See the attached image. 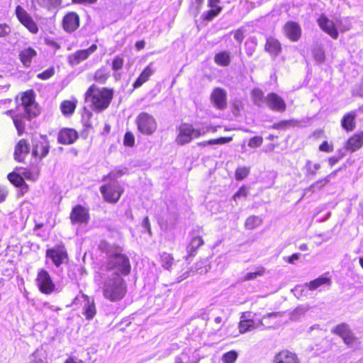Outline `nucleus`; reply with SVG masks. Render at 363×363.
Here are the masks:
<instances>
[{"label":"nucleus","instance_id":"f257e3e1","mask_svg":"<svg viewBox=\"0 0 363 363\" xmlns=\"http://www.w3.org/2000/svg\"><path fill=\"white\" fill-rule=\"evenodd\" d=\"M17 101L16 114L12 116L13 121L19 135L25 130L24 119L30 120L38 113L32 91L25 92Z\"/></svg>","mask_w":363,"mask_h":363},{"label":"nucleus","instance_id":"f03ea898","mask_svg":"<svg viewBox=\"0 0 363 363\" xmlns=\"http://www.w3.org/2000/svg\"><path fill=\"white\" fill-rule=\"evenodd\" d=\"M127 293V284L124 279L118 274H108L103 283V295L112 302L123 299Z\"/></svg>","mask_w":363,"mask_h":363},{"label":"nucleus","instance_id":"7ed1b4c3","mask_svg":"<svg viewBox=\"0 0 363 363\" xmlns=\"http://www.w3.org/2000/svg\"><path fill=\"white\" fill-rule=\"evenodd\" d=\"M113 95L111 89L98 88L92 85L85 94V100L86 103H90V106L94 111L101 112L108 107Z\"/></svg>","mask_w":363,"mask_h":363},{"label":"nucleus","instance_id":"20e7f679","mask_svg":"<svg viewBox=\"0 0 363 363\" xmlns=\"http://www.w3.org/2000/svg\"><path fill=\"white\" fill-rule=\"evenodd\" d=\"M106 269L108 274H118L123 276L128 275L131 269V266L128 257L120 252H111L106 261Z\"/></svg>","mask_w":363,"mask_h":363},{"label":"nucleus","instance_id":"39448f33","mask_svg":"<svg viewBox=\"0 0 363 363\" xmlns=\"http://www.w3.org/2000/svg\"><path fill=\"white\" fill-rule=\"evenodd\" d=\"M138 131L145 135H152L157 128V123L155 117L147 113H140L135 118Z\"/></svg>","mask_w":363,"mask_h":363},{"label":"nucleus","instance_id":"423d86ee","mask_svg":"<svg viewBox=\"0 0 363 363\" xmlns=\"http://www.w3.org/2000/svg\"><path fill=\"white\" fill-rule=\"evenodd\" d=\"M203 130L194 128L193 125L189 123H182L179 128V134L176 142L180 145L190 143L193 138H196L203 135Z\"/></svg>","mask_w":363,"mask_h":363},{"label":"nucleus","instance_id":"0eeeda50","mask_svg":"<svg viewBox=\"0 0 363 363\" xmlns=\"http://www.w3.org/2000/svg\"><path fill=\"white\" fill-rule=\"evenodd\" d=\"M35 281L40 291L44 294L49 295L57 290L50 274L45 269L39 270Z\"/></svg>","mask_w":363,"mask_h":363},{"label":"nucleus","instance_id":"6e6552de","mask_svg":"<svg viewBox=\"0 0 363 363\" xmlns=\"http://www.w3.org/2000/svg\"><path fill=\"white\" fill-rule=\"evenodd\" d=\"M32 155L42 159L49 152V143L46 136L41 135H34L32 138Z\"/></svg>","mask_w":363,"mask_h":363},{"label":"nucleus","instance_id":"1a4fd4ad","mask_svg":"<svg viewBox=\"0 0 363 363\" xmlns=\"http://www.w3.org/2000/svg\"><path fill=\"white\" fill-rule=\"evenodd\" d=\"M100 191L104 199L109 203H116L122 193L121 187L116 182L101 186Z\"/></svg>","mask_w":363,"mask_h":363},{"label":"nucleus","instance_id":"9d476101","mask_svg":"<svg viewBox=\"0 0 363 363\" xmlns=\"http://www.w3.org/2000/svg\"><path fill=\"white\" fill-rule=\"evenodd\" d=\"M16 16L21 23L25 26L31 33H38V26L33 21L30 15L21 6H17L15 10Z\"/></svg>","mask_w":363,"mask_h":363},{"label":"nucleus","instance_id":"9b49d317","mask_svg":"<svg viewBox=\"0 0 363 363\" xmlns=\"http://www.w3.org/2000/svg\"><path fill=\"white\" fill-rule=\"evenodd\" d=\"M46 257L51 259L53 264L59 267L67 259V253L64 246L57 245L46 250Z\"/></svg>","mask_w":363,"mask_h":363},{"label":"nucleus","instance_id":"f8f14e48","mask_svg":"<svg viewBox=\"0 0 363 363\" xmlns=\"http://www.w3.org/2000/svg\"><path fill=\"white\" fill-rule=\"evenodd\" d=\"M96 49L97 45L93 44L87 49L76 51L68 56L67 60L69 64L72 67L79 65L81 62L86 60Z\"/></svg>","mask_w":363,"mask_h":363},{"label":"nucleus","instance_id":"ddd939ff","mask_svg":"<svg viewBox=\"0 0 363 363\" xmlns=\"http://www.w3.org/2000/svg\"><path fill=\"white\" fill-rule=\"evenodd\" d=\"M317 21L319 27L333 39H337L338 38L339 33L337 30V26L326 16L322 14L318 18Z\"/></svg>","mask_w":363,"mask_h":363},{"label":"nucleus","instance_id":"4468645a","mask_svg":"<svg viewBox=\"0 0 363 363\" xmlns=\"http://www.w3.org/2000/svg\"><path fill=\"white\" fill-rule=\"evenodd\" d=\"M267 106L273 111L284 112L286 106L284 100L276 93H270L264 99Z\"/></svg>","mask_w":363,"mask_h":363},{"label":"nucleus","instance_id":"2eb2a0df","mask_svg":"<svg viewBox=\"0 0 363 363\" xmlns=\"http://www.w3.org/2000/svg\"><path fill=\"white\" fill-rule=\"evenodd\" d=\"M211 100L216 108L225 109L227 107L226 91L219 87L215 88L211 94Z\"/></svg>","mask_w":363,"mask_h":363},{"label":"nucleus","instance_id":"dca6fc26","mask_svg":"<svg viewBox=\"0 0 363 363\" xmlns=\"http://www.w3.org/2000/svg\"><path fill=\"white\" fill-rule=\"evenodd\" d=\"M71 221L73 224L87 223L89 220L88 210L81 205L74 207L70 214Z\"/></svg>","mask_w":363,"mask_h":363},{"label":"nucleus","instance_id":"f3484780","mask_svg":"<svg viewBox=\"0 0 363 363\" xmlns=\"http://www.w3.org/2000/svg\"><path fill=\"white\" fill-rule=\"evenodd\" d=\"M78 138L77 132L72 128H62L60 130L57 141L62 145H69L74 143Z\"/></svg>","mask_w":363,"mask_h":363},{"label":"nucleus","instance_id":"a211bd4d","mask_svg":"<svg viewBox=\"0 0 363 363\" xmlns=\"http://www.w3.org/2000/svg\"><path fill=\"white\" fill-rule=\"evenodd\" d=\"M63 28L68 33L74 31L79 26V16L75 13H69L63 18Z\"/></svg>","mask_w":363,"mask_h":363},{"label":"nucleus","instance_id":"6ab92c4d","mask_svg":"<svg viewBox=\"0 0 363 363\" xmlns=\"http://www.w3.org/2000/svg\"><path fill=\"white\" fill-rule=\"evenodd\" d=\"M250 314L248 316H246V313H243L241 317V320L239 324V329L240 333H245L249 331H251L255 328H258L259 326H263L264 323L262 320H259L257 324L252 320L249 319Z\"/></svg>","mask_w":363,"mask_h":363},{"label":"nucleus","instance_id":"aec40b11","mask_svg":"<svg viewBox=\"0 0 363 363\" xmlns=\"http://www.w3.org/2000/svg\"><path fill=\"white\" fill-rule=\"evenodd\" d=\"M284 32L291 41L296 42L301 37V29L297 23L289 21L284 26Z\"/></svg>","mask_w":363,"mask_h":363},{"label":"nucleus","instance_id":"412c9836","mask_svg":"<svg viewBox=\"0 0 363 363\" xmlns=\"http://www.w3.org/2000/svg\"><path fill=\"white\" fill-rule=\"evenodd\" d=\"M363 145V131L356 133L350 137L345 144V149L354 152L360 149Z\"/></svg>","mask_w":363,"mask_h":363},{"label":"nucleus","instance_id":"4be33fe9","mask_svg":"<svg viewBox=\"0 0 363 363\" xmlns=\"http://www.w3.org/2000/svg\"><path fill=\"white\" fill-rule=\"evenodd\" d=\"M30 150L29 144L25 139L18 141L15 147L14 159L18 162H23Z\"/></svg>","mask_w":363,"mask_h":363},{"label":"nucleus","instance_id":"5701e85b","mask_svg":"<svg viewBox=\"0 0 363 363\" xmlns=\"http://www.w3.org/2000/svg\"><path fill=\"white\" fill-rule=\"evenodd\" d=\"M155 69L153 67V63H150L141 72L140 76L133 83V86L134 89L140 87L145 82H146L149 78L154 74Z\"/></svg>","mask_w":363,"mask_h":363},{"label":"nucleus","instance_id":"b1692460","mask_svg":"<svg viewBox=\"0 0 363 363\" xmlns=\"http://www.w3.org/2000/svg\"><path fill=\"white\" fill-rule=\"evenodd\" d=\"M274 363H299V360L294 353L286 350L277 354L274 357Z\"/></svg>","mask_w":363,"mask_h":363},{"label":"nucleus","instance_id":"393cba45","mask_svg":"<svg viewBox=\"0 0 363 363\" xmlns=\"http://www.w3.org/2000/svg\"><path fill=\"white\" fill-rule=\"evenodd\" d=\"M356 117L357 111H353L345 114L341 120L342 127L347 131H352L356 127Z\"/></svg>","mask_w":363,"mask_h":363},{"label":"nucleus","instance_id":"a878e982","mask_svg":"<svg viewBox=\"0 0 363 363\" xmlns=\"http://www.w3.org/2000/svg\"><path fill=\"white\" fill-rule=\"evenodd\" d=\"M281 47L279 40L273 38H269L267 39L265 50L268 52L271 56L274 57H277L281 52Z\"/></svg>","mask_w":363,"mask_h":363},{"label":"nucleus","instance_id":"bb28decb","mask_svg":"<svg viewBox=\"0 0 363 363\" xmlns=\"http://www.w3.org/2000/svg\"><path fill=\"white\" fill-rule=\"evenodd\" d=\"M36 55L37 52L34 49L32 48H28L21 51L19 57L23 66L28 67L30 66L33 58Z\"/></svg>","mask_w":363,"mask_h":363},{"label":"nucleus","instance_id":"cd10ccee","mask_svg":"<svg viewBox=\"0 0 363 363\" xmlns=\"http://www.w3.org/2000/svg\"><path fill=\"white\" fill-rule=\"evenodd\" d=\"M340 169H341V168H339V169L332 172L330 174H328L325 177L316 181L315 182H314L309 186V190L312 192H314L318 189H320L321 188L325 186L328 183H329L331 179L337 176V172Z\"/></svg>","mask_w":363,"mask_h":363},{"label":"nucleus","instance_id":"c85d7f7f","mask_svg":"<svg viewBox=\"0 0 363 363\" xmlns=\"http://www.w3.org/2000/svg\"><path fill=\"white\" fill-rule=\"evenodd\" d=\"M85 303L83 306V315L85 316L86 320H91L94 318L96 313V310L94 301H90L89 298L86 296Z\"/></svg>","mask_w":363,"mask_h":363},{"label":"nucleus","instance_id":"c756f323","mask_svg":"<svg viewBox=\"0 0 363 363\" xmlns=\"http://www.w3.org/2000/svg\"><path fill=\"white\" fill-rule=\"evenodd\" d=\"M331 284V280L329 277L325 275L320 276L317 279L310 281L309 283H306L305 286L308 287L310 290H315L318 287L328 285L330 286Z\"/></svg>","mask_w":363,"mask_h":363},{"label":"nucleus","instance_id":"7c9ffc66","mask_svg":"<svg viewBox=\"0 0 363 363\" xmlns=\"http://www.w3.org/2000/svg\"><path fill=\"white\" fill-rule=\"evenodd\" d=\"M203 244V240L200 236L193 237L186 247L189 256H194L196 250Z\"/></svg>","mask_w":363,"mask_h":363},{"label":"nucleus","instance_id":"2f4dec72","mask_svg":"<svg viewBox=\"0 0 363 363\" xmlns=\"http://www.w3.org/2000/svg\"><path fill=\"white\" fill-rule=\"evenodd\" d=\"M9 182L17 187H21L22 190L28 189L27 184L25 183L23 178L16 172L9 173L7 176Z\"/></svg>","mask_w":363,"mask_h":363},{"label":"nucleus","instance_id":"473e14b6","mask_svg":"<svg viewBox=\"0 0 363 363\" xmlns=\"http://www.w3.org/2000/svg\"><path fill=\"white\" fill-rule=\"evenodd\" d=\"M29 363H48L45 351L42 348L37 349L30 356Z\"/></svg>","mask_w":363,"mask_h":363},{"label":"nucleus","instance_id":"72a5a7b5","mask_svg":"<svg viewBox=\"0 0 363 363\" xmlns=\"http://www.w3.org/2000/svg\"><path fill=\"white\" fill-rule=\"evenodd\" d=\"M214 61L218 65L226 67L230 62V53L227 51L220 52L215 55Z\"/></svg>","mask_w":363,"mask_h":363},{"label":"nucleus","instance_id":"f704fd0d","mask_svg":"<svg viewBox=\"0 0 363 363\" xmlns=\"http://www.w3.org/2000/svg\"><path fill=\"white\" fill-rule=\"evenodd\" d=\"M76 108V104L72 101H64L60 104V109L63 115L69 116L72 115Z\"/></svg>","mask_w":363,"mask_h":363},{"label":"nucleus","instance_id":"c9c22d12","mask_svg":"<svg viewBox=\"0 0 363 363\" xmlns=\"http://www.w3.org/2000/svg\"><path fill=\"white\" fill-rule=\"evenodd\" d=\"M320 168V164L318 163H313L311 160H307L305 169H306V175L308 178H313L316 174V172Z\"/></svg>","mask_w":363,"mask_h":363},{"label":"nucleus","instance_id":"e433bc0d","mask_svg":"<svg viewBox=\"0 0 363 363\" xmlns=\"http://www.w3.org/2000/svg\"><path fill=\"white\" fill-rule=\"evenodd\" d=\"M262 223V219L256 216H252L247 218L245 223V226L246 229L252 230L259 225H260Z\"/></svg>","mask_w":363,"mask_h":363},{"label":"nucleus","instance_id":"4c0bfd02","mask_svg":"<svg viewBox=\"0 0 363 363\" xmlns=\"http://www.w3.org/2000/svg\"><path fill=\"white\" fill-rule=\"evenodd\" d=\"M232 140V138L221 137L218 139H212L198 143L199 146L203 147L206 145H223L228 143Z\"/></svg>","mask_w":363,"mask_h":363},{"label":"nucleus","instance_id":"58836bf2","mask_svg":"<svg viewBox=\"0 0 363 363\" xmlns=\"http://www.w3.org/2000/svg\"><path fill=\"white\" fill-rule=\"evenodd\" d=\"M109 76V72L106 67H101L96 71L94 74V79L96 82L104 84Z\"/></svg>","mask_w":363,"mask_h":363},{"label":"nucleus","instance_id":"ea45409f","mask_svg":"<svg viewBox=\"0 0 363 363\" xmlns=\"http://www.w3.org/2000/svg\"><path fill=\"white\" fill-rule=\"evenodd\" d=\"M174 262L173 257L167 252H163L160 255V263L163 268L169 270Z\"/></svg>","mask_w":363,"mask_h":363},{"label":"nucleus","instance_id":"a19ab883","mask_svg":"<svg viewBox=\"0 0 363 363\" xmlns=\"http://www.w3.org/2000/svg\"><path fill=\"white\" fill-rule=\"evenodd\" d=\"M253 103L257 106H262L264 99V94L260 89H253L252 91Z\"/></svg>","mask_w":363,"mask_h":363},{"label":"nucleus","instance_id":"79ce46f5","mask_svg":"<svg viewBox=\"0 0 363 363\" xmlns=\"http://www.w3.org/2000/svg\"><path fill=\"white\" fill-rule=\"evenodd\" d=\"M238 354L235 350H231L222 355V363H234L238 359Z\"/></svg>","mask_w":363,"mask_h":363},{"label":"nucleus","instance_id":"37998d69","mask_svg":"<svg viewBox=\"0 0 363 363\" xmlns=\"http://www.w3.org/2000/svg\"><path fill=\"white\" fill-rule=\"evenodd\" d=\"M222 11V7L211 8L210 10L203 13V19L208 21H211L216 17Z\"/></svg>","mask_w":363,"mask_h":363},{"label":"nucleus","instance_id":"c03bdc74","mask_svg":"<svg viewBox=\"0 0 363 363\" xmlns=\"http://www.w3.org/2000/svg\"><path fill=\"white\" fill-rule=\"evenodd\" d=\"M307 307L303 306L297 307L291 313V320L294 321L298 320L302 315H303L307 312Z\"/></svg>","mask_w":363,"mask_h":363},{"label":"nucleus","instance_id":"a18cd8bd","mask_svg":"<svg viewBox=\"0 0 363 363\" xmlns=\"http://www.w3.org/2000/svg\"><path fill=\"white\" fill-rule=\"evenodd\" d=\"M125 174V172L121 169H116L111 171L108 174L104 176L103 178V181L106 182L107 179H110L111 181H116L118 178H120Z\"/></svg>","mask_w":363,"mask_h":363},{"label":"nucleus","instance_id":"49530a36","mask_svg":"<svg viewBox=\"0 0 363 363\" xmlns=\"http://www.w3.org/2000/svg\"><path fill=\"white\" fill-rule=\"evenodd\" d=\"M337 27L341 31L348 30L351 27V22L349 18H342L336 21Z\"/></svg>","mask_w":363,"mask_h":363},{"label":"nucleus","instance_id":"de8ad7c7","mask_svg":"<svg viewBox=\"0 0 363 363\" xmlns=\"http://www.w3.org/2000/svg\"><path fill=\"white\" fill-rule=\"evenodd\" d=\"M313 55L318 63H322L325 61V56L324 50L322 48H317L313 50Z\"/></svg>","mask_w":363,"mask_h":363},{"label":"nucleus","instance_id":"09e8293b","mask_svg":"<svg viewBox=\"0 0 363 363\" xmlns=\"http://www.w3.org/2000/svg\"><path fill=\"white\" fill-rule=\"evenodd\" d=\"M349 327L347 324L342 323L337 325L333 330V332L337 335H339L341 337H342L345 335L348 334L350 332Z\"/></svg>","mask_w":363,"mask_h":363},{"label":"nucleus","instance_id":"8fccbe9b","mask_svg":"<svg viewBox=\"0 0 363 363\" xmlns=\"http://www.w3.org/2000/svg\"><path fill=\"white\" fill-rule=\"evenodd\" d=\"M264 273V268H260L259 269L254 272H248L242 278V281H249L255 279L259 276H262Z\"/></svg>","mask_w":363,"mask_h":363},{"label":"nucleus","instance_id":"3c124183","mask_svg":"<svg viewBox=\"0 0 363 363\" xmlns=\"http://www.w3.org/2000/svg\"><path fill=\"white\" fill-rule=\"evenodd\" d=\"M123 145L127 147H133L135 145V136L131 132L125 133L123 138Z\"/></svg>","mask_w":363,"mask_h":363},{"label":"nucleus","instance_id":"603ef678","mask_svg":"<svg viewBox=\"0 0 363 363\" xmlns=\"http://www.w3.org/2000/svg\"><path fill=\"white\" fill-rule=\"evenodd\" d=\"M55 74V69L53 67H50L48 69L43 71V72L38 74L37 77L42 80H46L52 77Z\"/></svg>","mask_w":363,"mask_h":363},{"label":"nucleus","instance_id":"864d4df0","mask_svg":"<svg viewBox=\"0 0 363 363\" xmlns=\"http://www.w3.org/2000/svg\"><path fill=\"white\" fill-rule=\"evenodd\" d=\"M123 59L120 56H116L112 62V69L114 71L120 70L123 66Z\"/></svg>","mask_w":363,"mask_h":363},{"label":"nucleus","instance_id":"5fc2aeb1","mask_svg":"<svg viewBox=\"0 0 363 363\" xmlns=\"http://www.w3.org/2000/svg\"><path fill=\"white\" fill-rule=\"evenodd\" d=\"M249 174V169L246 167H239L236 169L235 177L237 180H242Z\"/></svg>","mask_w":363,"mask_h":363},{"label":"nucleus","instance_id":"6e6d98bb","mask_svg":"<svg viewBox=\"0 0 363 363\" xmlns=\"http://www.w3.org/2000/svg\"><path fill=\"white\" fill-rule=\"evenodd\" d=\"M11 31V27L5 23H0V38L8 36Z\"/></svg>","mask_w":363,"mask_h":363},{"label":"nucleus","instance_id":"4d7b16f0","mask_svg":"<svg viewBox=\"0 0 363 363\" xmlns=\"http://www.w3.org/2000/svg\"><path fill=\"white\" fill-rule=\"evenodd\" d=\"M263 140L260 136L252 138L248 142V146L250 147H257L262 144Z\"/></svg>","mask_w":363,"mask_h":363},{"label":"nucleus","instance_id":"13d9d810","mask_svg":"<svg viewBox=\"0 0 363 363\" xmlns=\"http://www.w3.org/2000/svg\"><path fill=\"white\" fill-rule=\"evenodd\" d=\"M23 175L27 179L35 181L38 178V172L25 171Z\"/></svg>","mask_w":363,"mask_h":363},{"label":"nucleus","instance_id":"bf43d9fd","mask_svg":"<svg viewBox=\"0 0 363 363\" xmlns=\"http://www.w3.org/2000/svg\"><path fill=\"white\" fill-rule=\"evenodd\" d=\"M342 338L346 345L352 347L354 338L351 331L348 332V334L345 335Z\"/></svg>","mask_w":363,"mask_h":363},{"label":"nucleus","instance_id":"052dcab7","mask_svg":"<svg viewBox=\"0 0 363 363\" xmlns=\"http://www.w3.org/2000/svg\"><path fill=\"white\" fill-rule=\"evenodd\" d=\"M248 194V191L245 186H242L238 192L233 196V199L236 201L240 197H246Z\"/></svg>","mask_w":363,"mask_h":363},{"label":"nucleus","instance_id":"680f3d73","mask_svg":"<svg viewBox=\"0 0 363 363\" xmlns=\"http://www.w3.org/2000/svg\"><path fill=\"white\" fill-rule=\"evenodd\" d=\"M291 123L290 121H282L272 125V128L274 129H283Z\"/></svg>","mask_w":363,"mask_h":363},{"label":"nucleus","instance_id":"e2e57ef3","mask_svg":"<svg viewBox=\"0 0 363 363\" xmlns=\"http://www.w3.org/2000/svg\"><path fill=\"white\" fill-rule=\"evenodd\" d=\"M319 150L323 152H331L333 150V146L327 141H324L319 147Z\"/></svg>","mask_w":363,"mask_h":363},{"label":"nucleus","instance_id":"0e129e2a","mask_svg":"<svg viewBox=\"0 0 363 363\" xmlns=\"http://www.w3.org/2000/svg\"><path fill=\"white\" fill-rule=\"evenodd\" d=\"M352 94L354 96L363 97V82L353 89Z\"/></svg>","mask_w":363,"mask_h":363},{"label":"nucleus","instance_id":"69168bd1","mask_svg":"<svg viewBox=\"0 0 363 363\" xmlns=\"http://www.w3.org/2000/svg\"><path fill=\"white\" fill-rule=\"evenodd\" d=\"M234 38L239 43H241L244 39V33L241 29L237 30L234 33Z\"/></svg>","mask_w":363,"mask_h":363},{"label":"nucleus","instance_id":"338daca9","mask_svg":"<svg viewBox=\"0 0 363 363\" xmlns=\"http://www.w3.org/2000/svg\"><path fill=\"white\" fill-rule=\"evenodd\" d=\"M8 195V191L4 186H0V203L5 201Z\"/></svg>","mask_w":363,"mask_h":363},{"label":"nucleus","instance_id":"774afa93","mask_svg":"<svg viewBox=\"0 0 363 363\" xmlns=\"http://www.w3.org/2000/svg\"><path fill=\"white\" fill-rule=\"evenodd\" d=\"M143 226L149 233H150V223L147 217H145L143 219Z\"/></svg>","mask_w":363,"mask_h":363}]
</instances>
